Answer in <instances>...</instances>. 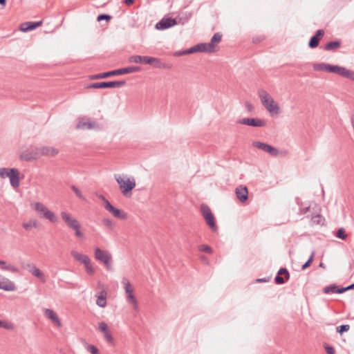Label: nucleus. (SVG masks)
I'll return each mask as SVG.
<instances>
[{"instance_id":"1","label":"nucleus","mask_w":354,"mask_h":354,"mask_svg":"<svg viewBox=\"0 0 354 354\" xmlns=\"http://www.w3.org/2000/svg\"><path fill=\"white\" fill-rule=\"evenodd\" d=\"M140 71V67L137 66H133L122 68H119L113 71H110L108 72H104L102 73L95 74L90 76V80H99V79H104L107 78L111 76L114 75H124V74H129L132 73L138 72Z\"/></svg>"},{"instance_id":"2","label":"nucleus","mask_w":354,"mask_h":354,"mask_svg":"<svg viewBox=\"0 0 354 354\" xmlns=\"http://www.w3.org/2000/svg\"><path fill=\"white\" fill-rule=\"evenodd\" d=\"M259 97L261 101L262 104L264 107L272 114H278L280 108L277 103L275 102L274 99L270 95V94L263 89H259L258 91Z\"/></svg>"},{"instance_id":"3","label":"nucleus","mask_w":354,"mask_h":354,"mask_svg":"<svg viewBox=\"0 0 354 354\" xmlns=\"http://www.w3.org/2000/svg\"><path fill=\"white\" fill-rule=\"evenodd\" d=\"M61 216L66 226L75 232V236L80 239L84 237V234L81 232V225L75 218L64 211L61 212Z\"/></svg>"},{"instance_id":"4","label":"nucleus","mask_w":354,"mask_h":354,"mask_svg":"<svg viewBox=\"0 0 354 354\" xmlns=\"http://www.w3.org/2000/svg\"><path fill=\"white\" fill-rule=\"evenodd\" d=\"M115 177L122 193L126 197H129L131 190L136 187L135 180L127 176L115 175Z\"/></svg>"},{"instance_id":"5","label":"nucleus","mask_w":354,"mask_h":354,"mask_svg":"<svg viewBox=\"0 0 354 354\" xmlns=\"http://www.w3.org/2000/svg\"><path fill=\"white\" fill-rule=\"evenodd\" d=\"M300 213L304 214L310 212L312 215V220L315 223H319L321 215V207L317 206L314 202L310 203H301L299 208Z\"/></svg>"},{"instance_id":"6","label":"nucleus","mask_w":354,"mask_h":354,"mask_svg":"<svg viewBox=\"0 0 354 354\" xmlns=\"http://www.w3.org/2000/svg\"><path fill=\"white\" fill-rule=\"evenodd\" d=\"M189 18H186L183 20L181 17L171 18L164 17L161 20H160L155 26V28L157 30H164L171 28L178 24H185L187 22Z\"/></svg>"},{"instance_id":"7","label":"nucleus","mask_w":354,"mask_h":354,"mask_svg":"<svg viewBox=\"0 0 354 354\" xmlns=\"http://www.w3.org/2000/svg\"><path fill=\"white\" fill-rule=\"evenodd\" d=\"M32 205L40 218L48 219L52 223L58 222L57 216H56L55 214L52 211L48 209L44 204L37 202L35 204H32Z\"/></svg>"},{"instance_id":"8","label":"nucleus","mask_w":354,"mask_h":354,"mask_svg":"<svg viewBox=\"0 0 354 354\" xmlns=\"http://www.w3.org/2000/svg\"><path fill=\"white\" fill-rule=\"evenodd\" d=\"M95 258L97 261L103 263L107 270H112V256L109 252L96 248L95 249Z\"/></svg>"},{"instance_id":"9","label":"nucleus","mask_w":354,"mask_h":354,"mask_svg":"<svg viewBox=\"0 0 354 354\" xmlns=\"http://www.w3.org/2000/svg\"><path fill=\"white\" fill-rule=\"evenodd\" d=\"M201 211L209 227L212 229V231H216L218 227L215 222L214 216L212 213L209 206L205 203L201 204Z\"/></svg>"},{"instance_id":"10","label":"nucleus","mask_w":354,"mask_h":354,"mask_svg":"<svg viewBox=\"0 0 354 354\" xmlns=\"http://www.w3.org/2000/svg\"><path fill=\"white\" fill-rule=\"evenodd\" d=\"M40 158L39 147L31 145L20 155V159L25 161H32Z\"/></svg>"},{"instance_id":"11","label":"nucleus","mask_w":354,"mask_h":354,"mask_svg":"<svg viewBox=\"0 0 354 354\" xmlns=\"http://www.w3.org/2000/svg\"><path fill=\"white\" fill-rule=\"evenodd\" d=\"M126 84L125 81H110L100 82L91 84L88 88H120Z\"/></svg>"},{"instance_id":"12","label":"nucleus","mask_w":354,"mask_h":354,"mask_svg":"<svg viewBox=\"0 0 354 354\" xmlns=\"http://www.w3.org/2000/svg\"><path fill=\"white\" fill-rule=\"evenodd\" d=\"M252 145L253 147H257L263 151H266L274 157L278 156L280 153L279 151L277 148L267 143L256 141L253 142Z\"/></svg>"},{"instance_id":"13","label":"nucleus","mask_w":354,"mask_h":354,"mask_svg":"<svg viewBox=\"0 0 354 354\" xmlns=\"http://www.w3.org/2000/svg\"><path fill=\"white\" fill-rule=\"evenodd\" d=\"M236 122L254 127H261L266 124L265 120L257 118H244L237 120Z\"/></svg>"},{"instance_id":"14","label":"nucleus","mask_w":354,"mask_h":354,"mask_svg":"<svg viewBox=\"0 0 354 354\" xmlns=\"http://www.w3.org/2000/svg\"><path fill=\"white\" fill-rule=\"evenodd\" d=\"M122 283L124 286V290H125V292L127 294V298L129 302L132 304L134 306V307L136 308L137 307V301L133 295V289L131 287V285L129 281L126 278H123Z\"/></svg>"},{"instance_id":"15","label":"nucleus","mask_w":354,"mask_h":354,"mask_svg":"<svg viewBox=\"0 0 354 354\" xmlns=\"http://www.w3.org/2000/svg\"><path fill=\"white\" fill-rule=\"evenodd\" d=\"M105 209L112 214L115 218L120 219H125L127 218V214L124 212H122L119 209L113 207L110 203L109 201H104Z\"/></svg>"},{"instance_id":"16","label":"nucleus","mask_w":354,"mask_h":354,"mask_svg":"<svg viewBox=\"0 0 354 354\" xmlns=\"http://www.w3.org/2000/svg\"><path fill=\"white\" fill-rule=\"evenodd\" d=\"M324 35V30L323 29H319L316 33L312 36L308 42V46L310 48H315L318 46L319 42L322 37Z\"/></svg>"},{"instance_id":"17","label":"nucleus","mask_w":354,"mask_h":354,"mask_svg":"<svg viewBox=\"0 0 354 354\" xmlns=\"http://www.w3.org/2000/svg\"><path fill=\"white\" fill-rule=\"evenodd\" d=\"M0 289L5 291H14L16 289L14 282L0 275Z\"/></svg>"},{"instance_id":"18","label":"nucleus","mask_w":354,"mask_h":354,"mask_svg":"<svg viewBox=\"0 0 354 354\" xmlns=\"http://www.w3.org/2000/svg\"><path fill=\"white\" fill-rule=\"evenodd\" d=\"M42 24V21H28L21 24L20 30L22 32H28L36 29Z\"/></svg>"},{"instance_id":"19","label":"nucleus","mask_w":354,"mask_h":354,"mask_svg":"<svg viewBox=\"0 0 354 354\" xmlns=\"http://www.w3.org/2000/svg\"><path fill=\"white\" fill-rule=\"evenodd\" d=\"M39 153L41 156H55L58 154L59 150L52 147L44 146L39 147Z\"/></svg>"},{"instance_id":"20","label":"nucleus","mask_w":354,"mask_h":354,"mask_svg":"<svg viewBox=\"0 0 354 354\" xmlns=\"http://www.w3.org/2000/svg\"><path fill=\"white\" fill-rule=\"evenodd\" d=\"M99 330L104 333V337L106 341L111 344L113 343V336L108 329V326L105 322H100L99 324Z\"/></svg>"},{"instance_id":"21","label":"nucleus","mask_w":354,"mask_h":354,"mask_svg":"<svg viewBox=\"0 0 354 354\" xmlns=\"http://www.w3.org/2000/svg\"><path fill=\"white\" fill-rule=\"evenodd\" d=\"M197 52L209 53V50L207 48V43H200L187 49V53H188V54L194 53Z\"/></svg>"},{"instance_id":"22","label":"nucleus","mask_w":354,"mask_h":354,"mask_svg":"<svg viewBox=\"0 0 354 354\" xmlns=\"http://www.w3.org/2000/svg\"><path fill=\"white\" fill-rule=\"evenodd\" d=\"M129 62L136 64H150L151 57L149 56H141V55H133L129 57Z\"/></svg>"},{"instance_id":"23","label":"nucleus","mask_w":354,"mask_h":354,"mask_svg":"<svg viewBox=\"0 0 354 354\" xmlns=\"http://www.w3.org/2000/svg\"><path fill=\"white\" fill-rule=\"evenodd\" d=\"M20 172L17 169L16 171H12L10 180V183L13 189H17L20 185Z\"/></svg>"},{"instance_id":"24","label":"nucleus","mask_w":354,"mask_h":354,"mask_svg":"<svg viewBox=\"0 0 354 354\" xmlns=\"http://www.w3.org/2000/svg\"><path fill=\"white\" fill-rule=\"evenodd\" d=\"M222 39V34L220 32H216L212 36L210 42L207 43V48L209 50V53H213L215 51V43H219Z\"/></svg>"},{"instance_id":"25","label":"nucleus","mask_w":354,"mask_h":354,"mask_svg":"<svg viewBox=\"0 0 354 354\" xmlns=\"http://www.w3.org/2000/svg\"><path fill=\"white\" fill-rule=\"evenodd\" d=\"M45 315L50 319L53 323H55L57 326H61V322L57 317V314L51 309L46 308L45 310Z\"/></svg>"},{"instance_id":"26","label":"nucleus","mask_w":354,"mask_h":354,"mask_svg":"<svg viewBox=\"0 0 354 354\" xmlns=\"http://www.w3.org/2000/svg\"><path fill=\"white\" fill-rule=\"evenodd\" d=\"M235 193L237 199H248V191L245 186H239L236 188Z\"/></svg>"},{"instance_id":"27","label":"nucleus","mask_w":354,"mask_h":354,"mask_svg":"<svg viewBox=\"0 0 354 354\" xmlns=\"http://www.w3.org/2000/svg\"><path fill=\"white\" fill-rule=\"evenodd\" d=\"M106 292L102 290L100 295L97 297L96 304L100 307H105L106 305Z\"/></svg>"},{"instance_id":"28","label":"nucleus","mask_w":354,"mask_h":354,"mask_svg":"<svg viewBox=\"0 0 354 354\" xmlns=\"http://www.w3.org/2000/svg\"><path fill=\"white\" fill-rule=\"evenodd\" d=\"M341 46L339 41H332L327 43L324 46V50L328 51H335Z\"/></svg>"},{"instance_id":"29","label":"nucleus","mask_w":354,"mask_h":354,"mask_svg":"<svg viewBox=\"0 0 354 354\" xmlns=\"http://www.w3.org/2000/svg\"><path fill=\"white\" fill-rule=\"evenodd\" d=\"M33 276L37 277L42 283L46 281V278L44 272H42L38 268L35 267L33 270H30Z\"/></svg>"},{"instance_id":"30","label":"nucleus","mask_w":354,"mask_h":354,"mask_svg":"<svg viewBox=\"0 0 354 354\" xmlns=\"http://www.w3.org/2000/svg\"><path fill=\"white\" fill-rule=\"evenodd\" d=\"M150 65L153 66L156 68H165L167 67V65L162 62L160 59L153 57H151Z\"/></svg>"},{"instance_id":"31","label":"nucleus","mask_w":354,"mask_h":354,"mask_svg":"<svg viewBox=\"0 0 354 354\" xmlns=\"http://www.w3.org/2000/svg\"><path fill=\"white\" fill-rule=\"evenodd\" d=\"M344 68H345L343 67V66H337V65H331V64H330L329 66H328V72L335 73V74H337V75H339L340 76H342V74H343Z\"/></svg>"},{"instance_id":"32","label":"nucleus","mask_w":354,"mask_h":354,"mask_svg":"<svg viewBox=\"0 0 354 354\" xmlns=\"http://www.w3.org/2000/svg\"><path fill=\"white\" fill-rule=\"evenodd\" d=\"M16 168H6V167H1L0 168V177L1 178H10L11 173L12 171H16Z\"/></svg>"},{"instance_id":"33","label":"nucleus","mask_w":354,"mask_h":354,"mask_svg":"<svg viewBox=\"0 0 354 354\" xmlns=\"http://www.w3.org/2000/svg\"><path fill=\"white\" fill-rule=\"evenodd\" d=\"M94 122H84V121H80L78 124H77V129H91L95 126Z\"/></svg>"},{"instance_id":"34","label":"nucleus","mask_w":354,"mask_h":354,"mask_svg":"<svg viewBox=\"0 0 354 354\" xmlns=\"http://www.w3.org/2000/svg\"><path fill=\"white\" fill-rule=\"evenodd\" d=\"M329 64L318 63L313 64V69L317 71H328Z\"/></svg>"},{"instance_id":"35","label":"nucleus","mask_w":354,"mask_h":354,"mask_svg":"<svg viewBox=\"0 0 354 354\" xmlns=\"http://www.w3.org/2000/svg\"><path fill=\"white\" fill-rule=\"evenodd\" d=\"M72 257L76 260L81 263H83L86 258L88 257L85 254H80L75 250L71 251V252Z\"/></svg>"},{"instance_id":"36","label":"nucleus","mask_w":354,"mask_h":354,"mask_svg":"<svg viewBox=\"0 0 354 354\" xmlns=\"http://www.w3.org/2000/svg\"><path fill=\"white\" fill-rule=\"evenodd\" d=\"M23 227L26 230H30L32 228H36L37 227V221L36 220H30L28 222L22 224Z\"/></svg>"},{"instance_id":"37","label":"nucleus","mask_w":354,"mask_h":354,"mask_svg":"<svg viewBox=\"0 0 354 354\" xmlns=\"http://www.w3.org/2000/svg\"><path fill=\"white\" fill-rule=\"evenodd\" d=\"M342 77H346V78H348L349 80L354 81V71L346 69L345 68Z\"/></svg>"},{"instance_id":"38","label":"nucleus","mask_w":354,"mask_h":354,"mask_svg":"<svg viewBox=\"0 0 354 354\" xmlns=\"http://www.w3.org/2000/svg\"><path fill=\"white\" fill-rule=\"evenodd\" d=\"M1 268L4 270L10 271L13 273H18L19 272L18 268L12 265H8L7 263H6L5 266L1 267Z\"/></svg>"},{"instance_id":"39","label":"nucleus","mask_w":354,"mask_h":354,"mask_svg":"<svg viewBox=\"0 0 354 354\" xmlns=\"http://www.w3.org/2000/svg\"><path fill=\"white\" fill-rule=\"evenodd\" d=\"M336 236L340 239L345 240L347 238L345 230L343 227H340L337 230Z\"/></svg>"},{"instance_id":"40","label":"nucleus","mask_w":354,"mask_h":354,"mask_svg":"<svg viewBox=\"0 0 354 354\" xmlns=\"http://www.w3.org/2000/svg\"><path fill=\"white\" fill-rule=\"evenodd\" d=\"M337 286L335 284L326 286L324 288V292L325 294L336 293Z\"/></svg>"},{"instance_id":"41","label":"nucleus","mask_w":354,"mask_h":354,"mask_svg":"<svg viewBox=\"0 0 354 354\" xmlns=\"http://www.w3.org/2000/svg\"><path fill=\"white\" fill-rule=\"evenodd\" d=\"M314 256H315V251H313L311 253V255L309 257L307 261L304 264L302 265L301 270H304L306 269L307 268H308L311 265V263L313 261V259H314Z\"/></svg>"},{"instance_id":"42","label":"nucleus","mask_w":354,"mask_h":354,"mask_svg":"<svg viewBox=\"0 0 354 354\" xmlns=\"http://www.w3.org/2000/svg\"><path fill=\"white\" fill-rule=\"evenodd\" d=\"M350 326L348 324H343L337 327V332L342 335L343 333L349 330Z\"/></svg>"},{"instance_id":"43","label":"nucleus","mask_w":354,"mask_h":354,"mask_svg":"<svg viewBox=\"0 0 354 354\" xmlns=\"http://www.w3.org/2000/svg\"><path fill=\"white\" fill-rule=\"evenodd\" d=\"M198 250L201 252H207L208 254L212 253V249L207 245H198Z\"/></svg>"},{"instance_id":"44","label":"nucleus","mask_w":354,"mask_h":354,"mask_svg":"<svg viewBox=\"0 0 354 354\" xmlns=\"http://www.w3.org/2000/svg\"><path fill=\"white\" fill-rule=\"evenodd\" d=\"M278 274L281 275H284V278L286 280H288L290 279V273L286 268H281L279 270Z\"/></svg>"},{"instance_id":"45","label":"nucleus","mask_w":354,"mask_h":354,"mask_svg":"<svg viewBox=\"0 0 354 354\" xmlns=\"http://www.w3.org/2000/svg\"><path fill=\"white\" fill-rule=\"evenodd\" d=\"M86 348L87 351L90 352L92 354H98V348L94 345L86 344Z\"/></svg>"},{"instance_id":"46","label":"nucleus","mask_w":354,"mask_h":354,"mask_svg":"<svg viewBox=\"0 0 354 354\" xmlns=\"http://www.w3.org/2000/svg\"><path fill=\"white\" fill-rule=\"evenodd\" d=\"M112 17L107 14H100L97 16V21H101L102 20L109 21Z\"/></svg>"},{"instance_id":"47","label":"nucleus","mask_w":354,"mask_h":354,"mask_svg":"<svg viewBox=\"0 0 354 354\" xmlns=\"http://www.w3.org/2000/svg\"><path fill=\"white\" fill-rule=\"evenodd\" d=\"M286 281V279L281 277V274H279L278 273L274 277V282L277 284H283Z\"/></svg>"},{"instance_id":"48","label":"nucleus","mask_w":354,"mask_h":354,"mask_svg":"<svg viewBox=\"0 0 354 354\" xmlns=\"http://www.w3.org/2000/svg\"><path fill=\"white\" fill-rule=\"evenodd\" d=\"M85 268H86V272L90 275H93L95 272V269L91 266V262L88 263V264L85 266Z\"/></svg>"},{"instance_id":"49","label":"nucleus","mask_w":354,"mask_h":354,"mask_svg":"<svg viewBox=\"0 0 354 354\" xmlns=\"http://www.w3.org/2000/svg\"><path fill=\"white\" fill-rule=\"evenodd\" d=\"M71 188L73 190V192H75V194L77 197H78L80 198H83V196L82 194L81 191L76 186L73 185L71 187Z\"/></svg>"},{"instance_id":"50","label":"nucleus","mask_w":354,"mask_h":354,"mask_svg":"<svg viewBox=\"0 0 354 354\" xmlns=\"http://www.w3.org/2000/svg\"><path fill=\"white\" fill-rule=\"evenodd\" d=\"M103 223H104V224L106 226H107L110 229H112L113 227V226H114L113 222L111 220L109 219V218H104L103 220Z\"/></svg>"},{"instance_id":"51","label":"nucleus","mask_w":354,"mask_h":354,"mask_svg":"<svg viewBox=\"0 0 354 354\" xmlns=\"http://www.w3.org/2000/svg\"><path fill=\"white\" fill-rule=\"evenodd\" d=\"M35 267L37 266L32 263H28L25 266H23V268L27 269L29 272L30 270H33Z\"/></svg>"},{"instance_id":"52","label":"nucleus","mask_w":354,"mask_h":354,"mask_svg":"<svg viewBox=\"0 0 354 354\" xmlns=\"http://www.w3.org/2000/svg\"><path fill=\"white\" fill-rule=\"evenodd\" d=\"M327 354H335V349L333 346H326L325 347Z\"/></svg>"},{"instance_id":"53","label":"nucleus","mask_w":354,"mask_h":354,"mask_svg":"<svg viewBox=\"0 0 354 354\" xmlns=\"http://www.w3.org/2000/svg\"><path fill=\"white\" fill-rule=\"evenodd\" d=\"M245 107H246L247 110L249 112H252L254 111V106L250 102H248V101L245 102Z\"/></svg>"},{"instance_id":"54","label":"nucleus","mask_w":354,"mask_h":354,"mask_svg":"<svg viewBox=\"0 0 354 354\" xmlns=\"http://www.w3.org/2000/svg\"><path fill=\"white\" fill-rule=\"evenodd\" d=\"M335 291H336V293H337V294H342L347 290H346V287L339 288L338 286H337V290Z\"/></svg>"},{"instance_id":"55","label":"nucleus","mask_w":354,"mask_h":354,"mask_svg":"<svg viewBox=\"0 0 354 354\" xmlns=\"http://www.w3.org/2000/svg\"><path fill=\"white\" fill-rule=\"evenodd\" d=\"M188 53H187V50H183V51H177L174 53L175 56L179 57L185 55H187Z\"/></svg>"},{"instance_id":"56","label":"nucleus","mask_w":354,"mask_h":354,"mask_svg":"<svg viewBox=\"0 0 354 354\" xmlns=\"http://www.w3.org/2000/svg\"><path fill=\"white\" fill-rule=\"evenodd\" d=\"M0 327L4 328L6 329H10L12 328L11 325L6 322H3V326H1Z\"/></svg>"},{"instance_id":"57","label":"nucleus","mask_w":354,"mask_h":354,"mask_svg":"<svg viewBox=\"0 0 354 354\" xmlns=\"http://www.w3.org/2000/svg\"><path fill=\"white\" fill-rule=\"evenodd\" d=\"M267 281H268V279H266V278H259V279H257V282H259V283H260V282H267Z\"/></svg>"},{"instance_id":"58","label":"nucleus","mask_w":354,"mask_h":354,"mask_svg":"<svg viewBox=\"0 0 354 354\" xmlns=\"http://www.w3.org/2000/svg\"><path fill=\"white\" fill-rule=\"evenodd\" d=\"M134 1L135 0H124V2L126 5L130 6L134 2Z\"/></svg>"},{"instance_id":"59","label":"nucleus","mask_w":354,"mask_h":354,"mask_svg":"<svg viewBox=\"0 0 354 354\" xmlns=\"http://www.w3.org/2000/svg\"><path fill=\"white\" fill-rule=\"evenodd\" d=\"M90 262H91V260H90L89 257H87L86 258V259L84 260V261H83V263H84V266H85L86 265L88 264V263H90Z\"/></svg>"},{"instance_id":"60","label":"nucleus","mask_w":354,"mask_h":354,"mask_svg":"<svg viewBox=\"0 0 354 354\" xmlns=\"http://www.w3.org/2000/svg\"><path fill=\"white\" fill-rule=\"evenodd\" d=\"M346 290L354 289V283H352V284L349 285L348 286H346Z\"/></svg>"},{"instance_id":"61","label":"nucleus","mask_w":354,"mask_h":354,"mask_svg":"<svg viewBox=\"0 0 354 354\" xmlns=\"http://www.w3.org/2000/svg\"><path fill=\"white\" fill-rule=\"evenodd\" d=\"M6 4V0H0V5L5 6Z\"/></svg>"},{"instance_id":"62","label":"nucleus","mask_w":354,"mask_h":354,"mask_svg":"<svg viewBox=\"0 0 354 354\" xmlns=\"http://www.w3.org/2000/svg\"><path fill=\"white\" fill-rule=\"evenodd\" d=\"M6 263V261L0 260V266H1L2 267L5 266Z\"/></svg>"},{"instance_id":"63","label":"nucleus","mask_w":354,"mask_h":354,"mask_svg":"<svg viewBox=\"0 0 354 354\" xmlns=\"http://www.w3.org/2000/svg\"><path fill=\"white\" fill-rule=\"evenodd\" d=\"M319 266L322 267V268L325 267V266H324V264L323 263H320Z\"/></svg>"},{"instance_id":"64","label":"nucleus","mask_w":354,"mask_h":354,"mask_svg":"<svg viewBox=\"0 0 354 354\" xmlns=\"http://www.w3.org/2000/svg\"><path fill=\"white\" fill-rule=\"evenodd\" d=\"M100 199L104 200V199H105V198H104V196H100Z\"/></svg>"}]
</instances>
